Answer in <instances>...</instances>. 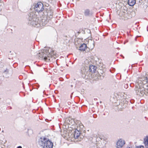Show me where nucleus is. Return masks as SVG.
Listing matches in <instances>:
<instances>
[{
  "label": "nucleus",
  "mask_w": 148,
  "mask_h": 148,
  "mask_svg": "<svg viewBox=\"0 0 148 148\" xmlns=\"http://www.w3.org/2000/svg\"><path fill=\"white\" fill-rule=\"evenodd\" d=\"M38 56L48 62L51 61L53 58L55 59L57 55L52 48L47 47L40 51L38 54Z\"/></svg>",
  "instance_id": "nucleus-1"
},
{
  "label": "nucleus",
  "mask_w": 148,
  "mask_h": 148,
  "mask_svg": "<svg viewBox=\"0 0 148 148\" xmlns=\"http://www.w3.org/2000/svg\"><path fill=\"white\" fill-rule=\"evenodd\" d=\"M148 82V75L144 77H139L136 81L135 83V90L137 95L139 96H143L145 93V84Z\"/></svg>",
  "instance_id": "nucleus-2"
},
{
  "label": "nucleus",
  "mask_w": 148,
  "mask_h": 148,
  "mask_svg": "<svg viewBox=\"0 0 148 148\" xmlns=\"http://www.w3.org/2000/svg\"><path fill=\"white\" fill-rule=\"evenodd\" d=\"M38 143L42 148H53V143L45 137H40L38 140Z\"/></svg>",
  "instance_id": "nucleus-3"
},
{
  "label": "nucleus",
  "mask_w": 148,
  "mask_h": 148,
  "mask_svg": "<svg viewBox=\"0 0 148 148\" xmlns=\"http://www.w3.org/2000/svg\"><path fill=\"white\" fill-rule=\"evenodd\" d=\"M28 19V23L30 25L36 27L40 26V22L34 12H31L29 14Z\"/></svg>",
  "instance_id": "nucleus-4"
},
{
  "label": "nucleus",
  "mask_w": 148,
  "mask_h": 148,
  "mask_svg": "<svg viewBox=\"0 0 148 148\" xmlns=\"http://www.w3.org/2000/svg\"><path fill=\"white\" fill-rule=\"evenodd\" d=\"M34 10L38 12H40L44 10L43 5L41 2H38L36 4L34 7Z\"/></svg>",
  "instance_id": "nucleus-5"
},
{
  "label": "nucleus",
  "mask_w": 148,
  "mask_h": 148,
  "mask_svg": "<svg viewBox=\"0 0 148 148\" xmlns=\"http://www.w3.org/2000/svg\"><path fill=\"white\" fill-rule=\"evenodd\" d=\"M125 144V140L122 139H119L116 144L117 148H122Z\"/></svg>",
  "instance_id": "nucleus-6"
},
{
  "label": "nucleus",
  "mask_w": 148,
  "mask_h": 148,
  "mask_svg": "<svg viewBox=\"0 0 148 148\" xmlns=\"http://www.w3.org/2000/svg\"><path fill=\"white\" fill-rule=\"evenodd\" d=\"M77 128L76 130L80 131L83 130L84 128V126L82 123L79 121H78L76 123Z\"/></svg>",
  "instance_id": "nucleus-7"
},
{
  "label": "nucleus",
  "mask_w": 148,
  "mask_h": 148,
  "mask_svg": "<svg viewBox=\"0 0 148 148\" xmlns=\"http://www.w3.org/2000/svg\"><path fill=\"white\" fill-rule=\"evenodd\" d=\"M80 134V131L75 130L74 135L75 138V139H77L80 138V137L79 136Z\"/></svg>",
  "instance_id": "nucleus-8"
},
{
  "label": "nucleus",
  "mask_w": 148,
  "mask_h": 148,
  "mask_svg": "<svg viewBox=\"0 0 148 148\" xmlns=\"http://www.w3.org/2000/svg\"><path fill=\"white\" fill-rule=\"evenodd\" d=\"M84 14L86 16H90L92 15V12L88 9H86L85 10Z\"/></svg>",
  "instance_id": "nucleus-9"
},
{
  "label": "nucleus",
  "mask_w": 148,
  "mask_h": 148,
  "mask_svg": "<svg viewBox=\"0 0 148 148\" xmlns=\"http://www.w3.org/2000/svg\"><path fill=\"white\" fill-rule=\"evenodd\" d=\"M89 67V71L90 72L92 73H94L95 72L97 69V67L96 66L93 65H90Z\"/></svg>",
  "instance_id": "nucleus-10"
},
{
  "label": "nucleus",
  "mask_w": 148,
  "mask_h": 148,
  "mask_svg": "<svg viewBox=\"0 0 148 148\" xmlns=\"http://www.w3.org/2000/svg\"><path fill=\"white\" fill-rule=\"evenodd\" d=\"M87 48V45L86 44L83 43L79 47V50L82 51H84L85 50V49Z\"/></svg>",
  "instance_id": "nucleus-11"
},
{
  "label": "nucleus",
  "mask_w": 148,
  "mask_h": 148,
  "mask_svg": "<svg viewBox=\"0 0 148 148\" xmlns=\"http://www.w3.org/2000/svg\"><path fill=\"white\" fill-rule=\"evenodd\" d=\"M53 15V12L51 11L47 13V20H50L52 18V16Z\"/></svg>",
  "instance_id": "nucleus-12"
},
{
  "label": "nucleus",
  "mask_w": 148,
  "mask_h": 148,
  "mask_svg": "<svg viewBox=\"0 0 148 148\" xmlns=\"http://www.w3.org/2000/svg\"><path fill=\"white\" fill-rule=\"evenodd\" d=\"M143 143L146 148H148V136L144 139Z\"/></svg>",
  "instance_id": "nucleus-13"
},
{
  "label": "nucleus",
  "mask_w": 148,
  "mask_h": 148,
  "mask_svg": "<svg viewBox=\"0 0 148 148\" xmlns=\"http://www.w3.org/2000/svg\"><path fill=\"white\" fill-rule=\"evenodd\" d=\"M136 3L135 0H128V4L130 6H133Z\"/></svg>",
  "instance_id": "nucleus-14"
},
{
  "label": "nucleus",
  "mask_w": 148,
  "mask_h": 148,
  "mask_svg": "<svg viewBox=\"0 0 148 148\" xmlns=\"http://www.w3.org/2000/svg\"><path fill=\"white\" fill-rule=\"evenodd\" d=\"M3 73L4 74H8L9 73V70L7 68L3 71Z\"/></svg>",
  "instance_id": "nucleus-15"
},
{
  "label": "nucleus",
  "mask_w": 148,
  "mask_h": 148,
  "mask_svg": "<svg viewBox=\"0 0 148 148\" xmlns=\"http://www.w3.org/2000/svg\"><path fill=\"white\" fill-rule=\"evenodd\" d=\"M145 0H139L138 1L140 5L144 2Z\"/></svg>",
  "instance_id": "nucleus-16"
},
{
  "label": "nucleus",
  "mask_w": 148,
  "mask_h": 148,
  "mask_svg": "<svg viewBox=\"0 0 148 148\" xmlns=\"http://www.w3.org/2000/svg\"><path fill=\"white\" fill-rule=\"evenodd\" d=\"M135 148H144V146L143 145H141L140 146L136 147Z\"/></svg>",
  "instance_id": "nucleus-17"
},
{
  "label": "nucleus",
  "mask_w": 148,
  "mask_h": 148,
  "mask_svg": "<svg viewBox=\"0 0 148 148\" xmlns=\"http://www.w3.org/2000/svg\"><path fill=\"white\" fill-rule=\"evenodd\" d=\"M95 46V45H94V42L93 41L92 42V47H94Z\"/></svg>",
  "instance_id": "nucleus-18"
},
{
  "label": "nucleus",
  "mask_w": 148,
  "mask_h": 148,
  "mask_svg": "<svg viewBox=\"0 0 148 148\" xmlns=\"http://www.w3.org/2000/svg\"><path fill=\"white\" fill-rule=\"evenodd\" d=\"M17 148H22V147L21 146H19L17 147Z\"/></svg>",
  "instance_id": "nucleus-19"
},
{
  "label": "nucleus",
  "mask_w": 148,
  "mask_h": 148,
  "mask_svg": "<svg viewBox=\"0 0 148 148\" xmlns=\"http://www.w3.org/2000/svg\"><path fill=\"white\" fill-rule=\"evenodd\" d=\"M82 72L83 73L84 72V74H85V72H83V71H82Z\"/></svg>",
  "instance_id": "nucleus-20"
},
{
  "label": "nucleus",
  "mask_w": 148,
  "mask_h": 148,
  "mask_svg": "<svg viewBox=\"0 0 148 148\" xmlns=\"http://www.w3.org/2000/svg\"><path fill=\"white\" fill-rule=\"evenodd\" d=\"M71 87H73V85H71Z\"/></svg>",
  "instance_id": "nucleus-21"
},
{
  "label": "nucleus",
  "mask_w": 148,
  "mask_h": 148,
  "mask_svg": "<svg viewBox=\"0 0 148 148\" xmlns=\"http://www.w3.org/2000/svg\"><path fill=\"white\" fill-rule=\"evenodd\" d=\"M47 21H46V23H47Z\"/></svg>",
  "instance_id": "nucleus-22"
},
{
  "label": "nucleus",
  "mask_w": 148,
  "mask_h": 148,
  "mask_svg": "<svg viewBox=\"0 0 148 148\" xmlns=\"http://www.w3.org/2000/svg\"><path fill=\"white\" fill-rule=\"evenodd\" d=\"M147 31H148V30L147 29Z\"/></svg>",
  "instance_id": "nucleus-23"
},
{
  "label": "nucleus",
  "mask_w": 148,
  "mask_h": 148,
  "mask_svg": "<svg viewBox=\"0 0 148 148\" xmlns=\"http://www.w3.org/2000/svg\"><path fill=\"white\" fill-rule=\"evenodd\" d=\"M68 41L69 42V40H68Z\"/></svg>",
  "instance_id": "nucleus-24"
},
{
  "label": "nucleus",
  "mask_w": 148,
  "mask_h": 148,
  "mask_svg": "<svg viewBox=\"0 0 148 148\" xmlns=\"http://www.w3.org/2000/svg\"><path fill=\"white\" fill-rule=\"evenodd\" d=\"M130 148V147H128V148Z\"/></svg>",
  "instance_id": "nucleus-25"
}]
</instances>
